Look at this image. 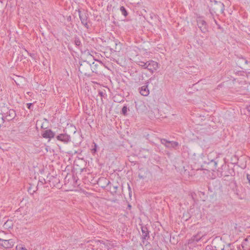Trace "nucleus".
Masks as SVG:
<instances>
[{
    "label": "nucleus",
    "mask_w": 250,
    "mask_h": 250,
    "mask_svg": "<svg viewBox=\"0 0 250 250\" xmlns=\"http://www.w3.org/2000/svg\"><path fill=\"white\" fill-rule=\"evenodd\" d=\"M79 17L80 20L82 22V23L85 26L87 25V17L85 16V14H82L81 12L79 11Z\"/></svg>",
    "instance_id": "nucleus-13"
},
{
    "label": "nucleus",
    "mask_w": 250,
    "mask_h": 250,
    "mask_svg": "<svg viewBox=\"0 0 250 250\" xmlns=\"http://www.w3.org/2000/svg\"><path fill=\"white\" fill-rule=\"evenodd\" d=\"M128 189L129 190V196L130 197H131V188H130V187H129V186H128Z\"/></svg>",
    "instance_id": "nucleus-29"
},
{
    "label": "nucleus",
    "mask_w": 250,
    "mask_h": 250,
    "mask_svg": "<svg viewBox=\"0 0 250 250\" xmlns=\"http://www.w3.org/2000/svg\"><path fill=\"white\" fill-rule=\"evenodd\" d=\"M16 250H27L24 245L22 243L17 245L16 247Z\"/></svg>",
    "instance_id": "nucleus-17"
},
{
    "label": "nucleus",
    "mask_w": 250,
    "mask_h": 250,
    "mask_svg": "<svg viewBox=\"0 0 250 250\" xmlns=\"http://www.w3.org/2000/svg\"><path fill=\"white\" fill-rule=\"evenodd\" d=\"M15 115L16 113L15 110L13 109H10L8 113H7V115H6V118L7 120L10 121L14 118Z\"/></svg>",
    "instance_id": "nucleus-12"
},
{
    "label": "nucleus",
    "mask_w": 250,
    "mask_h": 250,
    "mask_svg": "<svg viewBox=\"0 0 250 250\" xmlns=\"http://www.w3.org/2000/svg\"><path fill=\"white\" fill-rule=\"evenodd\" d=\"M84 66H85V68H87L88 69H89L90 66V64L88 63H87V62H85V65H83V64L81 65V66L80 68V70L81 71L82 73H83L86 74L87 73V71L86 69H85V71H84V70L83 69Z\"/></svg>",
    "instance_id": "nucleus-14"
},
{
    "label": "nucleus",
    "mask_w": 250,
    "mask_h": 250,
    "mask_svg": "<svg viewBox=\"0 0 250 250\" xmlns=\"http://www.w3.org/2000/svg\"><path fill=\"white\" fill-rule=\"evenodd\" d=\"M120 10L121 11L122 14L125 16H126L127 15V11H126L125 8L124 6L121 7Z\"/></svg>",
    "instance_id": "nucleus-20"
},
{
    "label": "nucleus",
    "mask_w": 250,
    "mask_h": 250,
    "mask_svg": "<svg viewBox=\"0 0 250 250\" xmlns=\"http://www.w3.org/2000/svg\"><path fill=\"white\" fill-rule=\"evenodd\" d=\"M33 104L32 103H28L27 104V107L30 109H31V106Z\"/></svg>",
    "instance_id": "nucleus-24"
},
{
    "label": "nucleus",
    "mask_w": 250,
    "mask_h": 250,
    "mask_svg": "<svg viewBox=\"0 0 250 250\" xmlns=\"http://www.w3.org/2000/svg\"><path fill=\"white\" fill-rule=\"evenodd\" d=\"M128 207L129 208H131V205H128Z\"/></svg>",
    "instance_id": "nucleus-30"
},
{
    "label": "nucleus",
    "mask_w": 250,
    "mask_h": 250,
    "mask_svg": "<svg viewBox=\"0 0 250 250\" xmlns=\"http://www.w3.org/2000/svg\"><path fill=\"white\" fill-rule=\"evenodd\" d=\"M148 82H147L145 85L142 86L139 88L140 94L144 96H147L149 93L148 88Z\"/></svg>",
    "instance_id": "nucleus-8"
},
{
    "label": "nucleus",
    "mask_w": 250,
    "mask_h": 250,
    "mask_svg": "<svg viewBox=\"0 0 250 250\" xmlns=\"http://www.w3.org/2000/svg\"><path fill=\"white\" fill-rule=\"evenodd\" d=\"M127 111V108L126 106H124L122 110V113L123 115H126Z\"/></svg>",
    "instance_id": "nucleus-21"
},
{
    "label": "nucleus",
    "mask_w": 250,
    "mask_h": 250,
    "mask_svg": "<svg viewBox=\"0 0 250 250\" xmlns=\"http://www.w3.org/2000/svg\"><path fill=\"white\" fill-rule=\"evenodd\" d=\"M142 232V238L143 239H146L149 238V232L147 229V228L146 227H142L141 228Z\"/></svg>",
    "instance_id": "nucleus-11"
},
{
    "label": "nucleus",
    "mask_w": 250,
    "mask_h": 250,
    "mask_svg": "<svg viewBox=\"0 0 250 250\" xmlns=\"http://www.w3.org/2000/svg\"><path fill=\"white\" fill-rule=\"evenodd\" d=\"M35 192V190H33V193H34V192Z\"/></svg>",
    "instance_id": "nucleus-34"
},
{
    "label": "nucleus",
    "mask_w": 250,
    "mask_h": 250,
    "mask_svg": "<svg viewBox=\"0 0 250 250\" xmlns=\"http://www.w3.org/2000/svg\"><path fill=\"white\" fill-rule=\"evenodd\" d=\"M160 141L161 144L167 148L176 149L179 146L178 142L176 141H169L165 139H161Z\"/></svg>",
    "instance_id": "nucleus-1"
},
{
    "label": "nucleus",
    "mask_w": 250,
    "mask_h": 250,
    "mask_svg": "<svg viewBox=\"0 0 250 250\" xmlns=\"http://www.w3.org/2000/svg\"><path fill=\"white\" fill-rule=\"evenodd\" d=\"M94 146L95 147L92 149V151L93 153H95L97 151V145L94 143Z\"/></svg>",
    "instance_id": "nucleus-23"
},
{
    "label": "nucleus",
    "mask_w": 250,
    "mask_h": 250,
    "mask_svg": "<svg viewBox=\"0 0 250 250\" xmlns=\"http://www.w3.org/2000/svg\"><path fill=\"white\" fill-rule=\"evenodd\" d=\"M241 246L244 250H250V235L244 239Z\"/></svg>",
    "instance_id": "nucleus-9"
},
{
    "label": "nucleus",
    "mask_w": 250,
    "mask_h": 250,
    "mask_svg": "<svg viewBox=\"0 0 250 250\" xmlns=\"http://www.w3.org/2000/svg\"><path fill=\"white\" fill-rule=\"evenodd\" d=\"M245 61V63H247V61Z\"/></svg>",
    "instance_id": "nucleus-32"
},
{
    "label": "nucleus",
    "mask_w": 250,
    "mask_h": 250,
    "mask_svg": "<svg viewBox=\"0 0 250 250\" xmlns=\"http://www.w3.org/2000/svg\"><path fill=\"white\" fill-rule=\"evenodd\" d=\"M137 63L139 66L142 67L146 69L147 62H145L142 61H138L137 62Z\"/></svg>",
    "instance_id": "nucleus-18"
},
{
    "label": "nucleus",
    "mask_w": 250,
    "mask_h": 250,
    "mask_svg": "<svg viewBox=\"0 0 250 250\" xmlns=\"http://www.w3.org/2000/svg\"><path fill=\"white\" fill-rule=\"evenodd\" d=\"M99 95H100V96L101 97L104 96V94L102 91H99Z\"/></svg>",
    "instance_id": "nucleus-27"
},
{
    "label": "nucleus",
    "mask_w": 250,
    "mask_h": 250,
    "mask_svg": "<svg viewBox=\"0 0 250 250\" xmlns=\"http://www.w3.org/2000/svg\"><path fill=\"white\" fill-rule=\"evenodd\" d=\"M247 179H248V180L249 181V183L250 184V174H247Z\"/></svg>",
    "instance_id": "nucleus-26"
},
{
    "label": "nucleus",
    "mask_w": 250,
    "mask_h": 250,
    "mask_svg": "<svg viewBox=\"0 0 250 250\" xmlns=\"http://www.w3.org/2000/svg\"><path fill=\"white\" fill-rule=\"evenodd\" d=\"M203 236L202 235H201L200 233H198L197 235L193 236L191 239L194 242H198L202 239Z\"/></svg>",
    "instance_id": "nucleus-15"
},
{
    "label": "nucleus",
    "mask_w": 250,
    "mask_h": 250,
    "mask_svg": "<svg viewBox=\"0 0 250 250\" xmlns=\"http://www.w3.org/2000/svg\"><path fill=\"white\" fill-rule=\"evenodd\" d=\"M0 2L1 3H2V0H0Z\"/></svg>",
    "instance_id": "nucleus-33"
},
{
    "label": "nucleus",
    "mask_w": 250,
    "mask_h": 250,
    "mask_svg": "<svg viewBox=\"0 0 250 250\" xmlns=\"http://www.w3.org/2000/svg\"><path fill=\"white\" fill-rule=\"evenodd\" d=\"M224 10V5L221 1H215V3L213 6L212 11L214 13L220 12L221 13H223Z\"/></svg>",
    "instance_id": "nucleus-2"
},
{
    "label": "nucleus",
    "mask_w": 250,
    "mask_h": 250,
    "mask_svg": "<svg viewBox=\"0 0 250 250\" xmlns=\"http://www.w3.org/2000/svg\"><path fill=\"white\" fill-rule=\"evenodd\" d=\"M15 242L13 239L4 240L0 238V246L5 249H10L13 247Z\"/></svg>",
    "instance_id": "nucleus-5"
},
{
    "label": "nucleus",
    "mask_w": 250,
    "mask_h": 250,
    "mask_svg": "<svg viewBox=\"0 0 250 250\" xmlns=\"http://www.w3.org/2000/svg\"><path fill=\"white\" fill-rule=\"evenodd\" d=\"M4 123L3 116L0 114V127L1 126L2 124Z\"/></svg>",
    "instance_id": "nucleus-22"
},
{
    "label": "nucleus",
    "mask_w": 250,
    "mask_h": 250,
    "mask_svg": "<svg viewBox=\"0 0 250 250\" xmlns=\"http://www.w3.org/2000/svg\"><path fill=\"white\" fill-rule=\"evenodd\" d=\"M209 164L213 165L211 169L212 171H215V170H216L217 168V162L214 160H211L209 163Z\"/></svg>",
    "instance_id": "nucleus-16"
},
{
    "label": "nucleus",
    "mask_w": 250,
    "mask_h": 250,
    "mask_svg": "<svg viewBox=\"0 0 250 250\" xmlns=\"http://www.w3.org/2000/svg\"><path fill=\"white\" fill-rule=\"evenodd\" d=\"M212 248L213 250H224V243L221 240H214L212 243Z\"/></svg>",
    "instance_id": "nucleus-4"
},
{
    "label": "nucleus",
    "mask_w": 250,
    "mask_h": 250,
    "mask_svg": "<svg viewBox=\"0 0 250 250\" xmlns=\"http://www.w3.org/2000/svg\"><path fill=\"white\" fill-rule=\"evenodd\" d=\"M113 188L114 189V192L116 191V190L118 188V186H113Z\"/></svg>",
    "instance_id": "nucleus-28"
},
{
    "label": "nucleus",
    "mask_w": 250,
    "mask_h": 250,
    "mask_svg": "<svg viewBox=\"0 0 250 250\" xmlns=\"http://www.w3.org/2000/svg\"><path fill=\"white\" fill-rule=\"evenodd\" d=\"M74 42H75V45L77 46H79L81 44V42L78 38H77V37L75 38Z\"/></svg>",
    "instance_id": "nucleus-19"
},
{
    "label": "nucleus",
    "mask_w": 250,
    "mask_h": 250,
    "mask_svg": "<svg viewBox=\"0 0 250 250\" xmlns=\"http://www.w3.org/2000/svg\"><path fill=\"white\" fill-rule=\"evenodd\" d=\"M197 25L203 33H206L208 31L207 24L204 20L201 19H198L197 20Z\"/></svg>",
    "instance_id": "nucleus-6"
},
{
    "label": "nucleus",
    "mask_w": 250,
    "mask_h": 250,
    "mask_svg": "<svg viewBox=\"0 0 250 250\" xmlns=\"http://www.w3.org/2000/svg\"><path fill=\"white\" fill-rule=\"evenodd\" d=\"M139 177H140V178H143V177H142V176H140V175H139Z\"/></svg>",
    "instance_id": "nucleus-31"
},
{
    "label": "nucleus",
    "mask_w": 250,
    "mask_h": 250,
    "mask_svg": "<svg viewBox=\"0 0 250 250\" xmlns=\"http://www.w3.org/2000/svg\"><path fill=\"white\" fill-rule=\"evenodd\" d=\"M43 138L51 139L54 138L55 136V133L53 132L51 130L48 129L45 130L42 134Z\"/></svg>",
    "instance_id": "nucleus-10"
},
{
    "label": "nucleus",
    "mask_w": 250,
    "mask_h": 250,
    "mask_svg": "<svg viewBox=\"0 0 250 250\" xmlns=\"http://www.w3.org/2000/svg\"><path fill=\"white\" fill-rule=\"evenodd\" d=\"M58 140L67 143L70 140V137L66 134H61L56 137Z\"/></svg>",
    "instance_id": "nucleus-7"
},
{
    "label": "nucleus",
    "mask_w": 250,
    "mask_h": 250,
    "mask_svg": "<svg viewBox=\"0 0 250 250\" xmlns=\"http://www.w3.org/2000/svg\"><path fill=\"white\" fill-rule=\"evenodd\" d=\"M159 67L158 63L152 60L147 62L146 69H147L150 72L153 73Z\"/></svg>",
    "instance_id": "nucleus-3"
},
{
    "label": "nucleus",
    "mask_w": 250,
    "mask_h": 250,
    "mask_svg": "<svg viewBox=\"0 0 250 250\" xmlns=\"http://www.w3.org/2000/svg\"><path fill=\"white\" fill-rule=\"evenodd\" d=\"M247 110L249 112V115H250V105L247 106Z\"/></svg>",
    "instance_id": "nucleus-25"
}]
</instances>
